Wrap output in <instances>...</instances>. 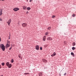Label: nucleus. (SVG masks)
Returning a JSON list of instances; mask_svg holds the SVG:
<instances>
[{"label":"nucleus","mask_w":76,"mask_h":76,"mask_svg":"<svg viewBox=\"0 0 76 76\" xmlns=\"http://www.w3.org/2000/svg\"><path fill=\"white\" fill-rule=\"evenodd\" d=\"M0 47L1 48L2 50L3 51H4L5 50V46L3 44H1L0 45Z\"/></svg>","instance_id":"f257e3e1"},{"label":"nucleus","mask_w":76,"mask_h":76,"mask_svg":"<svg viewBox=\"0 0 76 76\" xmlns=\"http://www.w3.org/2000/svg\"><path fill=\"white\" fill-rule=\"evenodd\" d=\"M13 10L15 11V12H17L18 10H19V9L18 7L15 8L13 9Z\"/></svg>","instance_id":"f03ea898"},{"label":"nucleus","mask_w":76,"mask_h":76,"mask_svg":"<svg viewBox=\"0 0 76 76\" xmlns=\"http://www.w3.org/2000/svg\"><path fill=\"white\" fill-rule=\"evenodd\" d=\"M11 23V19H10L7 22V23L8 24V25H9V26L10 25V24Z\"/></svg>","instance_id":"7ed1b4c3"},{"label":"nucleus","mask_w":76,"mask_h":76,"mask_svg":"<svg viewBox=\"0 0 76 76\" xmlns=\"http://www.w3.org/2000/svg\"><path fill=\"white\" fill-rule=\"evenodd\" d=\"M22 26L24 27H26V26H27V24L26 23H23L22 24Z\"/></svg>","instance_id":"20e7f679"},{"label":"nucleus","mask_w":76,"mask_h":76,"mask_svg":"<svg viewBox=\"0 0 76 76\" xmlns=\"http://www.w3.org/2000/svg\"><path fill=\"white\" fill-rule=\"evenodd\" d=\"M10 46V44L7 43V44L6 45V48H7L8 47H9Z\"/></svg>","instance_id":"39448f33"},{"label":"nucleus","mask_w":76,"mask_h":76,"mask_svg":"<svg viewBox=\"0 0 76 76\" xmlns=\"http://www.w3.org/2000/svg\"><path fill=\"white\" fill-rule=\"evenodd\" d=\"M39 46L38 45L36 46V50H39Z\"/></svg>","instance_id":"423d86ee"},{"label":"nucleus","mask_w":76,"mask_h":76,"mask_svg":"<svg viewBox=\"0 0 76 76\" xmlns=\"http://www.w3.org/2000/svg\"><path fill=\"white\" fill-rule=\"evenodd\" d=\"M42 61L43 62H44V63H47V61L44 59H42Z\"/></svg>","instance_id":"0eeeda50"},{"label":"nucleus","mask_w":76,"mask_h":76,"mask_svg":"<svg viewBox=\"0 0 76 76\" xmlns=\"http://www.w3.org/2000/svg\"><path fill=\"white\" fill-rule=\"evenodd\" d=\"M56 52H54L51 55V56L52 57H54V56H56Z\"/></svg>","instance_id":"6e6552de"},{"label":"nucleus","mask_w":76,"mask_h":76,"mask_svg":"<svg viewBox=\"0 0 76 76\" xmlns=\"http://www.w3.org/2000/svg\"><path fill=\"white\" fill-rule=\"evenodd\" d=\"M0 10L1 11L0 12V16H1V15H2V14H3V13H2V9H1Z\"/></svg>","instance_id":"1a4fd4ad"},{"label":"nucleus","mask_w":76,"mask_h":76,"mask_svg":"<svg viewBox=\"0 0 76 76\" xmlns=\"http://www.w3.org/2000/svg\"><path fill=\"white\" fill-rule=\"evenodd\" d=\"M12 67V64H9V65H8V67L9 68H11Z\"/></svg>","instance_id":"9d476101"},{"label":"nucleus","mask_w":76,"mask_h":76,"mask_svg":"<svg viewBox=\"0 0 76 76\" xmlns=\"http://www.w3.org/2000/svg\"><path fill=\"white\" fill-rule=\"evenodd\" d=\"M71 54L73 56V57H75V55L74 54V53H73L71 52Z\"/></svg>","instance_id":"9b49d317"},{"label":"nucleus","mask_w":76,"mask_h":76,"mask_svg":"<svg viewBox=\"0 0 76 76\" xmlns=\"http://www.w3.org/2000/svg\"><path fill=\"white\" fill-rule=\"evenodd\" d=\"M27 9L28 10H31V8H30V7H28L27 8Z\"/></svg>","instance_id":"f8f14e48"},{"label":"nucleus","mask_w":76,"mask_h":76,"mask_svg":"<svg viewBox=\"0 0 76 76\" xmlns=\"http://www.w3.org/2000/svg\"><path fill=\"white\" fill-rule=\"evenodd\" d=\"M76 45V43L75 42H73L72 43V46H75Z\"/></svg>","instance_id":"ddd939ff"},{"label":"nucleus","mask_w":76,"mask_h":76,"mask_svg":"<svg viewBox=\"0 0 76 76\" xmlns=\"http://www.w3.org/2000/svg\"><path fill=\"white\" fill-rule=\"evenodd\" d=\"M9 62H7L6 63V65H7V66H9Z\"/></svg>","instance_id":"4468645a"},{"label":"nucleus","mask_w":76,"mask_h":76,"mask_svg":"<svg viewBox=\"0 0 76 76\" xmlns=\"http://www.w3.org/2000/svg\"><path fill=\"white\" fill-rule=\"evenodd\" d=\"M39 76H42V73H40L39 74Z\"/></svg>","instance_id":"2eb2a0df"},{"label":"nucleus","mask_w":76,"mask_h":76,"mask_svg":"<svg viewBox=\"0 0 76 76\" xmlns=\"http://www.w3.org/2000/svg\"><path fill=\"white\" fill-rule=\"evenodd\" d=\"M51 28L50 27H48V30H50V29H51Z\"/></svg>","instance_id":"dca6fc26"},{"label":"nucleus","mask_w":76,"mask_h":76,"mask_svg":"<svg viewBox=\"0 0 76 76\" xmlns=\"http://www.w3.org/2000/svg\"><path fill=\"white\" fill-rule=\"evenodd\" d=\"M26 6L23 7V9H26Z\"/></svg>","instance_id":"f3484780"},{"label":"nucleus","mask_w":76,"mask_h":76,"mask_svg":"<svg viewBox=\"0 0 76 76\" xmlns=\"http://www.w3.org/2000/svg\"><path fill=\"white\" fill-rule=\"evenodd\" d=\"M48 32H47L45 34L46 35H48Z\"/></svg>","instance_id":"a211bd4d"},{"label":"nucleus","mask_w":76,"mask_h":76,"mask_svg":"<svg viewBox=\"0 0 76 76\" xmlns=\"http://www.w3.org/2000/svg\"><path fill=\"white\" fill-rule=\"evenodd\" d=\"M19 56H18V57H19V58H20L21 59H22V56H20V55H19Z\"/></svg>","instance_id":"6ab92c4d"},{"label":"nucleus","mask_w":76,"mask_h":76,"mask_svg":"<svg viewBox=\"0 0 76 76\" xmlns=\"http://www.w3.org/2000/svg\"><path fill=\"white\" fill-rule=\"evenodd\" d=\"M50 37H49L47 38V40H50Z\"/></svg>","instance_id":"aec40b11"},{"label":"nucleus","mask_w":76,"mask_h":76,"mask_svg":"<svg viewBox=\"0 0 76 76\" xmlns=\"http://www.w3.org/2000/svg\"><path fill=\"white\" fill-rule=\"evenodd\" d=\"M72 49L73 50H75V48L74 47H73L72 48Z\"/></svg>","instance_id":"412c9836"},{"label":"nucleus","mask_w":76,"mask_h":76,"mask_svg":"<svg viewBox=\"0 0 76 76\" xmlns=\"http://www.w3.org/2000/svg\"><path fill=\"white\" fill-rule=\"evenodd\" d=\"M29 73H25L24 74V75H29Z\"/></svg>","instance_id":"4be33fe9"},{"label":"nucleus","mask_w":76,"mask_h":76,"mask_svg":"<svg viewBox=\"0 0 76 76\" xmlns=\"http://www.w3.org/2000/svg\"><path fill=\"white\" fill-rule=\"evenodd\" d=\"M1 64H2V66H4V63H2Z\"/></svg>","instance_id":"5701e85b"},{"label":"nucleus","mask_w":76,"mask_h":76,"mask_svg":"<svg viewBox=\"0 0 76 76\" xmlns=\"http://www.w3.org/2000/svg\"><path fill=\"white\" fill-rule=\"evenodd\" d=\"M72 16H73V17H75V14H73V15H72Z\"/></svg>","instance_id":"b1692460"},{"label":"nucleus","mask_w":76,"mask_h":76,"mask_svg":"<svg viewBox=\"0 0 76 76\" xmlns=\"http://www.w3.org/2000/svg\"><path fill=\"white\" fill-rule=\"evenodd\" d=\"M43 41H45V38L44 37L43 39Z\"/></svg>","instance_id":"393cba45"},{"label":"nucleus","mask_w":76,"mask_h":76,"mask_svg":"<svg viewBox=\"0 0 76 76\" xmlns=\"http://www.w3.org/2000/svg\"><path fill=\"white\" fill-rule=\"evenodd\" d=\"M13 61H14L13 59H12L11 61V63H13Z\"/></svg>","instance_id":"a878e982"},{"label":"nucleus","mask_w":76,"mask_h":76,"mask_svg":"<svg viewBox=\"0 0 76 76\" xmlns=\"http://www.w3.org/2000/svg\"><path fill=\"white\" fill-rule=\"evenodd\" d=\"M50 40H53V39H52V38L51 37H50Z\"/></svg>","instance_id":"bb28decb"},{"label":"nucleus","mask_w":76,"mask_h":76,"mask_svg":"<svg viewBox=\"0 0 76 76\" xmlns=\"http://www.w3.org/2000/svg\"><path fill=\"white\" fill-rule=\"evenodd\" d=\"M56 16H55V15H53L52 16V18H54V17H55Z\"/></svg>","instance_id":"cd10ccee"},{"label":"nucleus","mask_w":76,"mask_h":76,"mask_svg":"<svg viewBox=\"0 0 76 76\" xmlns=\"http://www.w3.org/2000/svg\"><path fill=\"white\" fill-rule=\"evenodd\" d=\"M7 43H8L9 44H10V42H9V41H8L7 42Z\"/></svg>","instance_id":"c85d7f7f"},{"label":"nucleus","mask_w":76,"mask_h":76,"mask_svg":"<svg viewBox=\"0 0 76 76\" xmlns=\"http://www.w3.org/2000/svg\"><path fill=\"white\" fill-rule=\"evenodd\" d=\"M40 50H42V47H40Z\"/></svg>","instance_id":"c756f323"},{"label":"nucleus","mask_w":76,"mask_h":76,"mask_svg":"<svg viewBox=\"0 0 76 76\" xmlns=\"http://www.w3.org/2000/svg\"><path fill=\"white\" fill-rule=\"evenodd\" d=\"M2 20H3L1 18H0V21H2Z\"/></svg>","instance_id":"7c9ffc66"},{"label":"nucleus","mask_w":76,"mask_h":76,"mask_svg":"<svg viewBox=\"0 0 76 76\" xmlns=\"http://www.w3.org/2000/svg\"><path fill=\"white\" fill-rule=\"evenodd\" d=\"M0 1H4V0H0Z\"/></svg>","instance_id":"2f4dec72"},{"label":"nucleus","mask_w":76,"mask_h":76,"mask_svg":"<svg viewBox=\"0 0 76 76\" xmlns=\"http://www.w3.org/2000/svg\"><path fill=\"white\" fill-rule=\"evenodd\" d=\"M31 1H32V0H30V2H31Z\"/></svg>","instance_id":"473e14b6"},{"label":"nucleus","mask_w":76,"mask_h":76,"mask_svg":"<svg viewBox=\"0 0 76 76\" xmlns=\"http://www.w3.org/2000/svg\"><path fill=\"white\" fill-rule=\"evenodd\" d=\"M11 49H12V47H11L9 48V50H11Z\"/></svg>","instance_id":"72a5a7b5"},{"label":"nucleus","mask_w":76,"mask_h":76,"mask_svg":"<svg viewBox=\"0 0 76 76\" xmlns=\"http://www.w3.org/2000/svg\"><path fill=\"white\" fill-rule=\"evenodd\" d=\"M1 65H0V69H1Z\"/></svg>","instance_id":"f704fd0d"},{"label":"nucleus","mask_w":76,"mask_h":76,"mask_svg":"<svg viewBox=\"0 0 76 76\" xmlns=\"http://www.w3.org/2000/svg\"><path fill=\"white\" fill-rule=\"evenodd\" d=\"M66 75V73H65L64 74V76H65V75Z\"/></svg>","instance_id":"c9c22d12"},{"label":"nucleus","mask_w":76,"mask_h":76,"mask_svg":"<svg viewBox=\"0 0 76 76\" xmlns=\"http://www.w3.org/2000/svg\"><path fill=\"white\" fill-rule=\"evenodd\" d=\"M26 13L28 14V11H27L26 12Z\"/></svg>","instance_id":"e433bc0d"},{"label":"nucleus","mask_w":76,"mask_h":76,"mask_svg":"<svg viewBox=\"0 0 76 76\" xmlns=\"http://www.w3.org/2000/svg\"><path fill=\"white\" fill-rule=\"evenodd\" d=\"M1 41V38H0V42Z\"/></svg>","instance_id":"4c0bfd02"},{"label":"nucleus","mask_w":76,"mask_h":76,"mask_svg":"<svg viewBox=\"0 0 76 76\" xmlns=\"http://www.w3.org/2000/svg\"><path fill=\"white\" fill-rule=\"evenodd\" d=\"M0 76H3V75H1Z\"/></svg>","instance_id":"58836bf2"},{"label":"nucleus","mask_w":76,"mask_h":76,"mask_svg":"<svg viewBox=\"0 0 76 76\" xmlns=\"http://www.w3.org/2000/svg\"><path fill=\"white\" fill-rule=\"evenodd\" d=\"M44 37H45V36H44Z\"/></svg>","instance_id":"ea45409f"},{"label":"nucleus","mask_w":76,"mask_h":76,"mask_svg":"<svg viewBox=\"0 0 76 76\" xmlns=\"http://www.w3.org/2000/svg\"><path fill=\"white\" fill-rule=\"evenodd\" d=\"M27 1H28V0H27Z\"/></svg>","instance_id":"a19ab883"},{"label":"nucleus","mask_w":76,"mask_h":76,"mask_svg":"<svg viewBox=\"0 0 76 76\" xmlns=\"http://www.w3.org/2000/svg\"><path fill=\"white\" fill-rule=\"evenodd\" d=\"M9 39H10V38H9Z\"/></svg>","instance_id":"79ce46f5"}]
</instances>
